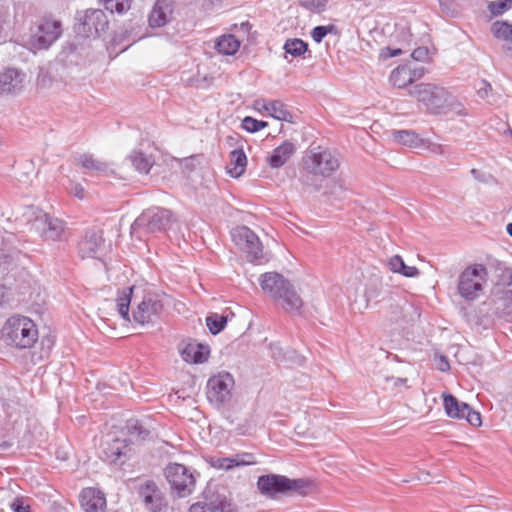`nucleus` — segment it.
I'll use <instances>...</instances> for the list:
<instances>
[{"mask_svg": "<svg viewBox=\"0 0 512 512\" xmlns=\"http://www.w3.org/2000/svg\"><path fill=\"white\" fill-rule=\"evenodd\" d=\"M314 484L308 478H289L286 475L267 473L258 476L256 488L267 499L274 500L282 496H307Z\"/></svg>", "mask_w": 512, "mask_h": 512, "instance_id": "obj_1", "label": "nucleus"}, {"mask_svg": "<svg viewBox=\"0 0 512 512\" xmlns=\"http://www.w3.org/2000/svg\"><path fill=\"white\" fill-rule=\"evenodd\" d=\"M259 285L274 301H282V307L286 312H300L303 301L294 285L282 274L275 271L265 272L259 278Z\"/></svg>", "mask_w": 512, "mask_h": 512, "instance_id": "obj_2", "label": "nucleus"}, {"mask_svg": "<svg viewBox=\"0 0 512 512\" xmlns=\"http://www.w3.org/2000/svg\"><path fill=\"white\" fill-rule=\"evenodd\" d=\"M6 344L17 349H30L37 342L39 333L35 322L23 315L9 317L1 329Z\"/></svg>", "mask_w": 512, "mask_h": 512, "instance_id": "obj_3", "label": "nucleus"}, {"mask_svg": "<svg viewBox=\"0 0 512 512\" xmlns=\"http://www.w3.org/2000/svg\"><path fill=\"white\" fill-rule=\"evenodd\" d=\"M172 218L169 209L152 207L143 211L132 223L131 234L139 239L168 229Z\"/></svg>", "mask_w": 512, "mask_h": 512, "instance_id": "obj_4", "label": "nucleus"}, {"mask_svg": "<svg viewBox=\"0 0 512 512\" xmlns=\"http://www.w3.org/2000/svg\"><path fill=\"white\" fill-rule=\"evenodd\" d=\"M488 278V270L484 264L474 263L467 266L458 278L459 295L466 301L476 300L482 293Z\"/></svg>", "mask_w": 512, "mask_h": 512, "instance_id": "obj_5", "label": "nucleus"}, {"mask_svg": "<svg viewBox=\"0 0 512 512\" xmlns=\"http://www.w3.org/2000/svg\"><path fill=\"white\" fill-rule=\"evenodd\" d=\"M409 94L423 103L427 110L433 114L446 113L452 98L445 88L431 83L417 84L409 90Z\"/></svg>", "mask_w": 512, "mask_h": 512, "instance_id": "obj_6", "label": "nucleus"}, {"mask_svg": "<svg viewBox=\"0 0 512 512\" xmlns=\"http://www.w3.org/2000/svg\"><path fill=\"white\" fill-rule=\"evenodd\" d=\"M303 165L305 170L313 175L329 177L339 168L340 162L333 151L316 146L310 148L303 158Z\"/></svg>", "mask_w": 512, "mask_h": 512, "instance_id": "obj_7", "label": "nucleus"}, {"mask_svg": "<svg viewBox=\"0 0 512 512\" xmlns=\"http://www.w3.org/2000/svg\"><path fill=\"white\" fill-rule=\"evenodd\" d=\"M163 307L159 294L152 291L144 292L132 311L133 321L141 326L154 325L160 319Z\"/></svg>", "mask_w": 512, "mask_h": 512, "instance_id": "obj_8", "label": "nucleus"}, {"mask_svg": "<svg viewBox=\"0 0 512 512\" xmlns=\"http://www.w3.org/2000/svg\"><path fill=\"white\" fill-rule=\"evenodd\" d=\"M109 20L100 9H89L78 14L77 23L74 26L78 36L84 38L100 37L108 29Z\"/></svg>", "mask_w": 512, "mask_h": 512, "instance_id": "obj_9", "label": "nucleus"}, {"mask_svg": "<svg viewBox=\"0 0 512 512\" xmlns=\"http://www.w3.org/2000/svg\"><path fill=\"white\" fill-rule=\"evenodd\" d=\"M234 386V379L228 372L219 373L210 377L207 381V399L216 406L221 407L231 399V389Z\"/></svg>", "mask_w": 512, "mask_h": 512, "instance_id": "obj_10", "label": "nucleus"}, {"mask_svg": "<svg viewBox=\"0 0 512 512\" xmlns=\"http://www.w3.org/2000/svg\"><path fill=\"white\" fill-rule=\"evenodd\" d=\"M165 476L170 488L179 498L192 493L195 479L189 470L182 464L173 463L165 469Z\"/></svg>", "mask_w": 512, "mask_h": 512, "instance_id": "obj_11", "label": "nucleus"}, {"mask_svg": "<svg viewBox=\"0 0 512 512\" xmlns=\"http://www.w3.org/2000/svg\"><path fill=\"white\" fill-rule=\"evenodd\" d=\"M231 236L235 245L247 255L249 261L252 262L262 257V243L256 233L249 227H237L232 231Z\"/></svg>", "mask_w": 512, "mask_h": 512, "instance_id": "obj_12", "label": "nucleus"}, {"mask_svg": "<svg viewBox=\"0 0 512 512\" xmlns=\"http://www.w3.org/2000/svg\"><path fill=\"white\" fill-rule=\"evenodd\" d=\"M442 397L444 410L449 418L465 419L472 426H481V414L473 410L469 404L458 400L451 393H443Z\"/></svg>", "mask_w": 512, "mask_h": 512, "instance_id": "obj_13", "label": "nucleus"}, {"mask_svg": "<svg viewBox=\"0 0 512 512\" xmlns=\"http://www.w3.org/2000/svg\"><path fill=\"white\" fill-rule=\"evenodd\" d=\"M139 498L147 512H167L169 504L164 492L153 480H147L138 488Z\"/></svg>", "mask_w": 512, "mask_h": 512, "instance_id": "obj_14", "label": "nucleus"}, {"mask_svg": "<svg viewBox=\"0 0 512 512\" xmlns=\"http://www.w3.org/2000/svg\"><path fill=\"white\" fill-rule=\"evenodd\" d=\"M32 223L39 235L47 241H58L64 232V222L41 210L36 213Z\"/></svg>", "mask_w": 512, "mask_h": 512, "instance_id": "obj_15", "label": "nucleus"}, {"mask_svg": "<svg viewBox=\"0 0 512 512\" xmlns=\"http://www.w3.org/2000/svg\"><path fill=\"white\" fill-rule=\"evenodd\" d=\"M62 34V23L60 20L51 16H44L38 25V31L35 35V43L39 48L47 49Z\"/></svg>", "mask_w": 512, "mask_h": 512, "instance_id": "obj_16", "label": "nucleus"}, {"mask_svg": "<svg viewBox=\"0 0 512 512\" xmlns=\"http://www.w3.org/2000/svg\"><path fill=\"white\" fill-rule=\"evenodd\" d=\"M128 441L118 437H107L101 444L104 460L111 464H124L127 460Z\"/></svg>", "mask_w": 512, "mask_h": 512, "instance_id": "obj_17", "label": "nucleus"}, {"mask_svg": "<svg viewBox=\"0 0 512 512\" xmlns=\"http://www.w3.org/2000/svg\"><path fill=\"white\" fill-rule=\"evenodd\" d=\"M26 74L17 68L7 67L0 72V94L17 95L23 89Z\"/></svg>", "mask_w": 512, "mask_h": 512, "instance_id": "obj_18", "label": "nucleus"}, {"mask_svg": "<svg viewBox=\"0 0 512 512\" xmlns=\"http://www.w3.org/2000/svg\"><path fill=\"white\" fill-rule=\"evenodd\" d=\"M103 244L102 231L94 228L87 229L78 243V254L82 259L97 258V253Z\"/></svg>", "mask_w": 512, "mask_h": 512, "instance_id": "obj_19", "label": "nucleus"}, {"mask_svg": "<svg viewBox=\"0 0 512 512\" xmlns=\"http://www.w3.org/2000/svg\"><path fill=\"white\" fill-rule=\"evenodd\" d=\"M174 1L156 0L148 16L151 28H160L168 24L173 18Z\"/></svg>", "mask_w": 512, "mask_h": 512, "instance_id": "obj_20", "label": "nucleus"}, {"mask_svg": "<svg viewBox=\"0 0 512 512\" xmlns=\"http://www.w3.org/2000/svg\"><path fill=\"white\" fill-rule=\"evenodd\" d=\"M79 501L84 512H104L107 505L105 494L94 487L82 489Z\"/></svg>", "mask_w": 512, "mask_h": 512, "instance_id": "obj_21", "label": "nucleus"}, {"mask_svg": "<svg viewBox=\"0 0 512 512\" xmlns=\"http://www.w3.org/2000/svg\"><path fill=\"white\" fill-rule=\"evenodd\" d=\"M492 305L493 314L498 319L509 321L512 317V291L493 289Z\"/></svg>", "mask_w": 512, "mask_h": 512, "instance_id": "obj_22", "label": "nucleus"}, {"mask_svg": "<svg viewBox=\"0 0 512 512\" xmlns=\"http://www.w3.org/2000/svg\"><path fill=\"white\" fill-rule=\"evenodd\" d=\"M295 152V144L290 140H285L272 150L266 162L270 168L279 169L288 162Z\"/></svg>", "mask_w": 512, "mask_h": 512, "instance_id": "obj_23", "label": "nucleus"}, {"mask_svg": "<svg viewBox=\"0 0 512 512\" xmlns=\"http://www.w3.org/2000/svg\"><path fill=\"white\" fill-rule=\"evenodd\" d=\"M184 361L193 364L206 362L210 355V348L207 344L190 342L181 351Z\"/></svg>", "mask_w": 512, "mask_h": 512, "instance_id": "obj_24", "label": "nucleus"}, {"mask_svg": "<svg viewBox=\"0 0 512 512\" xmlns=\"http://www.w3.org/2000/svg\"><path fill=\"white\" fill-rule=\"evenodd\" d=\"M189 512H235V509L226 497L216 496L208 502L191 505Z\"/></svg>", "mask_w": 512, "mask_h": 512, "instance_id": "obj_25", "label": "nucleus"}, {"mask_svg": "<svg viewBox=\"0 0 512 512\" xmlns=\"http://www.w3.org/2000/svg\"><path fill=\"white\" fill-rule=\"evenodd\" d=\"M489 265L497 273V280L494 289L512 291V267L506 266L504 262L497 259L491 260Z\"/></svg>", "mask_w": 512, "mask_h": 512, "instance_id": "obj_26", "label": "nucleus"}, {"mask_svg": "<svg viewBox=\"0 0 512 512\" xmlns=\"http://www.w3.org/2000/svg\"><path fill=\"white\" fill-rule=\"evenodd\" d=\"M135 286L124 287L117 291L116 306L117 311L121 318L125 321H131L130 318V305L132 299H137L134 294Z\"/></svg>", "mask_w": 512, "mask_h": 512, "instance_id": "obj_27", "label": "nucleus"}, {"mask_svg": "<svg viewBox=\"0 0 512 512\" xmlns=\"http://www.w3.org/2000/svg\"><path fill=\"white\" fill-rule=\"evenodd\" d=\"M125 428L131 441H145L151 435L150 428L146 425V422L140 419H128Z\"/></svg>", "mask_w": 512, "mask_h": 512, "instance_id": "obj_28", "label": "nucleus"}, {"mask_svg": "<svg viewBox=\"0 0 512 512\" xmlns=\"http://www.w3.org/2000/svg\"><path fill=\"white\" fill-rule=\"evenodd\" d=\"M231 167L227 170V173L232 178L241 177L247 167V156L243 148H237L229 154Z\"/></svg>", "mask_w": 512, "mask_h": 512, "instance_id": "obj_29", "label": "nucleus"}, {"mask_svg": "<svg viewBox=\"0 0 512 512\" xmlns=\"http://www.w3.org/2000/svg\"><path fill=\"white\" fill-rule=\"evenodd\" d=\"M392 137L396 143L409 148H420L424 146L423 139L413 130H394Z\"/></svg>", "mask_w": 512, "mask_h": 512, "instance_id": "obj_30", "label": "nucleus"}, {"mask_svg": "<svg viewBox=\"0 0 512 512\" xmlns=\"http://www.w3.org/2000/svg\"><path fill=\"white\" fill-rule=\"evenodd\" d=\"M240 48V41L232 34L220 36L215 42V49L222 55H234Z\"/></svg>", "mask_w": 512, "mask_h": 512, "instance_id": "obj_31", "label": "nucleus"}, {"mask_svg": "<svg viewBox=\"0 0 512 512\" xmlns=\"http://www.w3.org/2000/svg\"><path fill=\"white\" fill-rule=\"evenodd\" d=\"M263 108L276 120L292 121L291 112L288 111L286 105L280 100H269L264 103Z\"/></svg>", "mask_w": 512, "mask_h": 512, "instance_id": "obj_32", "label": "nucleus"}, {"mask_svg": "<svg viewBox=\"0 0 512 512\" xmlns=\"http://www.w3.org/2000/svg\"><path fill=\"white\" fill-rule=\"evenodd\" d=\"M388 267L392 272L399 273L407 278H413L419 274L417 267L406 265L399 255H394L388 260Z\"/></svg>", "mask_w": 512, "mask_h": 512, "instance_id": "obj_33", "label": "nucleus"}, {"mask_svg": "<svg viewBox=\"0 0 512 512\" xmlns=\"http://www.w3.org/2000/svg\"><path fill=\"white\" fill-rule=\"evenodd\" d=\"M409 65H399L392 70L389 82L395 88L402 89L411 85V78L408 77Z\"/></svg>", "mask_w": 512, "mask_h": 512, "instance_id": "obj_34", "label": "nucleus"}, {"mask_svg": "<svg viewBox=\"0 0 512 512\" xmlns=\"http://www.w3.org/2000/svg\"><path fill=\"white\" fill-rule=\"evenodd\" d=\"M308 47V43L300 38H289L285 41L283 49L286 54L297 58L304 56L309 51Z\"/></svg>", "mask_w": 512, "mask_h": 512, "instance_id": "obj_35", "label": "nucleus"}, {"mask_svg": "<svg viewBox=\"0 0 512 512\" xmlns=\"http://www.w3.org/2000/svg\"><path fill=\"white\" fill-rule=\"evenodd\" d=\"M15 238V235L11 233L0 240V261L7 263L18 252L17 248L12 245Z\"/></svg>", "mask_w": 512, "mask_h": 512, "instance_id": "obj_36", "label": "nucleus"}, {"mask_svg": "<svg viewBox=\"0 0 512 512\" xmlns=\"http://www.w3.org/2000/svg\"><path fill=\"white\" fill-rule=\"evenodd\" d=\"M78 163L87 170L97 172H106L108 170V164L106 162L95 159L92 154L88 153L79 155Z\"/></svg>", "mask_w": 512, "mask_h": 512, "instance_id": "obj_37", "label": "nucleus"}, {"mask_svg": "<svg viewBox=\"0 0 512 512\" xmlns=\"http://www.w3.org/2000/svg\"><path fill=\"white\" fill-rule=\"evenodd\" d=\"M491 31L495 38L507 42H512V24L508 21H495L491 26Z\"/></svg>", "mask_w": 512, "mask_h": 512, "instance_id": "obj_38", "label": "nucleus"}, {"mask_svg": "<svg viewBox=\"0 0 512 512\" xmlns=\"http://www.w3.org/2000/svg\"><path fill=\"white\" fill-rule=\"evenodd\" d=\"M227 325V317L218 313H210L206 317V326L212 335L222 332Z\"/></svg>", "mask_w": 512, "mask_h": 512, "instance_id": "obj_39", "label": "nucleus"}, {"mask_svg": "<svg viewBox=\"0 0 512 512\" xmlns=\"http://www.w3.org/2000/svg\"><path fill=\"white\" fill-rule=\"evenodd\" d=\"M130 160L135 169L140 173L148 174L151 167L152 162L150 157L142 153L141 151H134L130 155Z\"/></svg>", "mask_w": 512, "mask_h": 512, "instance_id": "obj_40", "label": "nucleus"}, {"mask_svg": "<svg viewBox=\"0 0 512 512\" xmlns=\"http://www.w3.org/2000/svg\"><path fill=\"white\" fill-rule=\"evenodd\" d=\"M491 16L498 17L512 8V0H496L490 1L487 5Z\"/></svg>", "mask_w": 512, "mask_h": 512, "instance_id": "obj_41", "label": "nucleus"}, {"mask_svg": "<svg viewBox=\"0 0 512 512\" xmlns=\"http://www.w3.org/2000/svg\"><path fill=\"white\" fill-rule=\"evenodd\" d=\"M106 10L123 14L129 10L132 0H101Z\"/></svg>", "mask_w": 512, "mask_h": 512, "instance_id": "obj_42", "label": "nucleus"}, {"mask_svg": "<svg viewBox=\"0 0 512 512\" xmlns=\"http://www.w3.org/2000/svg\"><path fill=\"white\" fill-rule=\"evenodd\" d=\"M268 123L263 120H258L252 116H246L243 118L241 127L248 133H256L266 128Z\"/></svg>", "mask_w": 512, "mask_h": 512, "instance_id": "obj_43", "label": "nucleus"}, {"mask_svg": "<svg viewBox=\"0 0 512 512\" xmlns=\"http://www.w3.org/2000/svg\"><path fill=\"white\" fill-rule=\"evenodd\" d=\"M239 464H244V462H237L235 460V457H222L217 458L212 462L213 467L217 469H223V470H231L235 467H239Z\"/></svg>", "mask_w": 512, "mask_h": 512, "instance_id": "obj_44", "label": "nucleus"}, {"mask_svg": "<svg viewBox=\"0 0 512 512\" xmlns=\"http://www.w3.org/2000/svg\"><path fill=\"white\" fill-rule=\"evenodd\" d=\"M328 0H302L300 6L310 12H322L325 10Z\"/></svg>", "mask_w": 512, "mask_h": 512, "instance_id": "obj_45", "label": "nucleus"}, {"mask_svg": "<svg viewBox=\"0 0 512 512\" xmlns=\"http://www.w3.org/2000/svg\"><path fill=\"white\" fill-rule=\"evenodd\" d=\"M470 174L476 181H478L480 183H484V184L496 183V178L492 174L481 172L480 170H478L476 168H472L470 170Z\"/></svg>", "mask_w": 512, "mask_h": 512, "instance_id": "obj_46", "label": "nucleus"}, {"mask_svg": "<svg viewBox=\"0 0 512 512\" xmlns=\"http://www.w3.org/2000/svg\"><path fill=\"white\" fill-rule=\"evenodd\" d=\"M271 357L278 362H283L287 359L286 352L283 350L279 342H271L269 345Z\"/></svg>", "mask_w": 512, "mask_h": 512, "instance_id": "obj_47", "label": "nucleus"}, {"mask_svg": "<svg viewBox=\"0 0 512 512\" xmlns=\"http://www.w3.org/2000/svg\"><path fill=\"white\" fill-rule=\"evenodd\" d=\"M10 508L13 512H31L30 506L22 497H16L10 504Z\"/></svg>", "mask_w": 512, "mask_h": 512, "instance_id": "obj_48", "label": "nucleus"}, {"mask_svg": "<svg viewBox=\"0 0 512 512\" xmlns=\"http://www.w3.org/2000/svg\"><path fill=\"white\" fill-rule=\"evenodd\" d=\"M411 57L416 61L425 62L429 58V50L427 47H417L415 48L412 53Z\"/></svg>", "mask_w": 512, "mask_h": 512, "instance_id": "obj_49", "label": "nucleus"}, {"mask_svg": "<svg viewBox=\"0 0 512 512\" xmlns=\"http://www.w3.org/2000/svg\"><path fill=\"white\" fill-rule=\"evenodd\" d=\"M425 73H426V69L423 66H417L414 68H411L409 66V73H407V74H408V77L411 78V85L415 81L421 79Z\"/></svg>", "mask_w": 512, "mask_h": 512, "instance_id": "obj_50", "label": "nucleus"}, {"mask_svg": "<svg viewBox=\"0 0 512 512\" xmlns=\"http://www.w3.org/2000/svg\"><path fill=\"white\" fill-rule=\"evenodd\" d=\"M326 36L324 25L315 26L311 30V37L317 44L321 43Z\"/></svg>", "mask_w": 512, "mask_h": 512, "instance_id": "obj_51", "label": "nucleus"}, {"mask_svg": "<svg viewBox=\"0 0 512 512\" xmlns=\"http://www.w3.org/2000/svg\"><path fill=\"white\" fill-rule=\"evenodd\" d=\"M401 54H402V50L400 48H392L389 46L385 47L381 52V56L385 59L393 58V57L399 56Z\"/></svg>", "mask_w": 512, "mask_h": 512, "instance_id": "obj_52", "label": "nucleus"}, {"mask_svg": "<svg viewBox=\"0 0 512 512\" xmlns=\"http://www.w3.org/2000/svg\"><path fill=\"white\" fill-rule=\"evenodd\" d=\"M252 458H253V456L251 454H248V453L237 454L235 456V460L237 462H244V464H239V467L240 466H248V465L254 464V461L252 460Z\"/></svg>", "mask_w": 512, "mask_h": 512, "instance_id": "obj_53", "label": "nucleus"}, {"mask_svg": "<svg viewBox=\"0 0 512 512\" xmlns=\"http://www.w3.org/2000/svg\"><path fill=\"white\" fill-rule=\"evenodd\" d=\"M437 369L441 372H447L450 370V363L446 356L441 355L438 359Z\"/></svg>", "mask_w": 512, "mask_h": 512, "instance_id": "obj_54", "label": "nucleus"}, {"mask_svg": "<svg viewBox=\"0 0 512 512\" xmlns=\"http://www.w3.org/2000/svg\"><path fill=\"white\" fill-rule=\"evenodd\" d=\"M482 84H483V87L479 88V90H478V94L480 97L486 96L488 94V92L492 90V86L488 81L482 80Z\"/></svg>", "mask_w": 512, "mask_h": 512, "instance_id": "obj_55", "label": "nucleus"}, {"mask_svg": "<svg viewBox=\"0 0 512 512\" xmlns=\"http://www.w3.org/2000/svg\"><path fill=\"white\" fill-rule=\"evenodd\" d=\"M391 309H392V316L390 318V321L397 322L402 315L401 309H400L399 305H391Z\"/></svg>", "mask_w": 512, "mask_h": 512, "instance_id": "obj_56", "label": "nucleus"}, {"mask_svg": "<svg viewBox=\"0 0 512 512\" xmlns=\"http://www.w3.org/2000/svg\"><path fill=\"white\" fill-rule=\"evenodd\" d=\"M72 191H73V194H74V196H75L76 198H78V199H80V200L84 199V197H85V190H84V188H83V186H82V185H80V184H76V185L73 187V190H72Z\"/></svg>", "mask_w": 512, "mask_h": 512, "instance_id": "obj_57", "label": "nucleus"}, {"mask_svg": "<svg viewBox=\"0 0 512 512\" xmlns=\"http://www.w3.org/2000/svg\"><path fill=\"white\" fill-rule=\"evenodd\" d=\"M325 33L328 34H337L338 30L334 24L324 25Z\"/></svg>", "mask_w": 512, "mask_h": 512, "instance_id": "obj_58", "label": "nucleus"}, {"mask_svg": "<svg viewBox=\"0 0 512 512\" xmlns=\"http://www.w3.org/2000/svg\"><path fill=\"white\" fill-rule=\"evenodd\" d=\"M12 447V443L7 440H0V451H7Z\"/></svg>", "mask_w": 512, "mask_h": 512, "instance_id": "obj_59", "label": "nucleus"}, {"mask_svg": "<svg viewBox=\"0 0 512 512\" xmlns=\"http://www.w3.org/2000/svg\"><path fill=\"white\" fill-rule=\"evenodd\" d=\"M378 293L374 289H368L365 292V296L367 297V300H370L372 297H377Z\"/></svg>", "mask_w": 512, "mask_h": 512, "instance_id": "obj_60", "label": "nucleus"}, {"mask_svg": "<svg viewBox=\"0 0 512 512\" xmlns=\"http://www.w3.org/2000/svg\"><path fill=\"white\" fill-rule=\"evenodd\" d=\"M505 49H506L507 55L512 59V42H510L509 45H507Z\"/></svg>", "mask_w": 512, "mask_h": 512, "instance_id": "obj_61", "label": "nucleus"}, {"mask_svg": "<svg viewBox=\"0 0 512 512\" xmlns=\"http://www.w3.org/2000/svg\"><path fill=\"white\" fill-rule=\"evenodd\" d=\"M506 232L510 237H512V222L507 224Z\"/></svg>", "mask_w": 512, "mask_h": 512, "instance_id": "obj_62", "label": "nucleus"}, {"mask_svg": "<svg viewBox=\"0 0 512 512\" xmlns=\"http://www.w3.org/2000/svg\"><path fill=\"white\" fill-rule=\"evenodd\" d=\"M46 341L48 342V346L50 348L53 345V341L51 339H49V338L48 339L43 338L42 339V345H44Z\"/></svg>", "mask_w": 512, "mask_h": 512, "instance_id": "obj_63", "label": "nucleus"}, {"mask_svg": "<svg viewBox=\"0 0 512 512\" xmlns=\"http://www.w3.org/2000/svg\"><path fill=\"white\" fill-rule=\"evenodd\" d=\"M241 26L243 28H248V27H250V23L249 22H245V23H242Z\"/></svg>", "mask_w": 512, "mask_h": 512, "instance_id": "obj_64", "label": "nucleus"}]
</instances>
